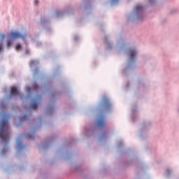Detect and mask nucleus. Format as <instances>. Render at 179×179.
Returning a JSON list of instances; mask_svg holds the SVG:
<instances>
[{"label":"nucleus","instance_id":"f257e3e1","mask_svg":"<svg viewBox=\"0 0 179 179\" xmlns=\"http://www.w3.org/2000/svg\"><path fill=\"white\" fill-rule=\"evenodd\" d=\"M9 116L3 113V117L0 120V140L3 145L1 150V155L5 156L8 152V144L9 143Z\"/></svg>","mask_w":179,"mask_h":179},{"label":"nucleus","instance_id":"f03ea898","mask_svg":"<svg viewBox=\"0 0 179 179\" xmlns=\"http://www.w3.org/2000/svg\"><path fill=\"white\" fill-rule=\"evenodd\" d=\"M27 33L20 34V32L13 31L10 34H8L7 36V48H9L12 45V42L13 41V38H21L25 41V43H27Z\"/></svg>","mask_w":179,"mask_h":179},{"label":"nucleus","instance_id":"7ed1b4c3","mask_svg":"<svg viewBox=\"0 0 179 179\" xmlns=\"http://www.w3.org/2000/svg\"><path fill=\"white\" fill-rule=\"evenodd\" d=\"M26 92L27 93V96L21 94L20 92L17 90V88H16V87H13L10 92V97H16L17 96H20L21 100H27L28 99H30V97H31V88L30 87H27Z\"/></svg>","mask_w":179,"mask_h":179},{"label":"nucleus","instance_id":"20e7f679","mask_svg":"<svg viewBox=\"0 0 179 179\" xmlns=\"http://www.w3.org/2000/svg\"><path fill=\"white\" fill-rule=\"evenodd\" d=\"M37 120L39 122V126H35L29 133L24 134V136L27 139H34L36 138V131L43 124V117L38 116Z\"/></svg>","mask_w":179,"mask_h":179},{"label":"nucleus","instance_id":"39448f33","mask_svg":"<svg viewBox=\"0 0 179 179\" xmlns=\"http://www.w3.org/2000/svg\"><path fill=\"white\" fill-rule=\"evenodd\" d=\"M41 106V95H36L32 100L31 103L29 105V108L31 110H37V107Z\"/></svg>","mask_w":179,"mask_h":179},{"label":"nucleus","instance_id":"423d86ee","mask_svg":"<svg viewBox=\"0 0 179 179\" xmlns=\"http://www.w3.org/2000/svg\"><path fill=\"white\" fill-rule=\"evenodd\" d=\"M29 66L34 73L37 75L38 73V60H31Z\"/></svg>","mask_w":179,"mask_h":179},{"label":"nucleus","instance_id":"0eeeda50","mask_svg":"<svg viewBox=\"0 0 179 179\" xmlns=\"http://www.w3.org/2000/svg\"><path fill=\"white\" fill-rule=\"evenodd\" d=\"M15 148L17 149V153L18 155H20V153H23V150L24 148H26V145L23 144V142L22 141V140L18 138L17 139V141H16Z\"/></svg>","mask_w":179,"mask_h":179},{"label":"nucleus","instance_id":"6e6552de","mask_svg":"<svg viewBox=\"0 0 179 179\" xmlns=\"http://www.w3.org/2000/svg\"><path fill=\"white\" fill-rule=\"evenodd\" d=\"M101 107L105 111H108V110H111V103L108 100V98H103L102 103L101 104Z\"/></svg>","mask_w":179,"mask_h":179},{"label":"nucleus","instance_id":"1a4fd4ad","mask_svg":"<svg viewBox=\"0 0 179 179\" xmlns=\"http://www.w3.org/2000/svg\"><path fill=\"white\" fill-rule=\"evenodd\" d=\"M6 38V34L0 33V54L3 51V41Z\"/></svg>","mask_w":179,"mask_h":179},{"label":"nucleus","instance_id":"9d476101","mask_svg":"<svg viewBox=\"0 0 179 179\" xmlns=\"http://www.w3.org/2000/svg\"><path fill=\"white\" fill-rule=\"evenodd\" d=\"M104 124H105L104 117L103 116L99 117L97 120L98 127H99V128H103V127H104Z\"/></svg>","mask_w":179,"mask_h":179},{"label":"nucleus","instance_id":"9b49d317","mask_svg":"<svg viewBox=\"0 0 179 179\" xmlns=\"http://www.w3.org/2000/svg\"><path fill=\"white\" fill-rule=\"evenodd\" d=\"M27 120V113H24L23 116L20 118V122H24Z\"/></svg>","mask_w":179,"mask_h":179},{"label":"nucleus","instance_id":"f8f14e48","mask_svg":"<svg viewBox=\"0 0 179 179\" xmlns=\"http://www.w3.org/2000/svg\"><path fill=\"white\" fill-rule=\"evenodd\" d=\"M136 55V52L135 50H130V58L134 59Z\"/></svg>","mask_w":179,"mask_h":179},{"label":"nucleus","instance_id":"ddd939ff","mask_svg":"<svg viewBox=\"0 0 179 179\" xmlns=\"http://www.w3.org/2000/svg\"><path fill=\"white\" fill-rule=\"evenodd\" d=\"M39 148L40 149H41L42 150H44L45 149V141H43L42 143H41L39 144Z\"/></svg>","mask_w":179,"mask_h":179},{"label":"nucleus","instance_id":"4468645a","mask_svg":"<svg viewBox=\"0 0 179 179\" xmlns=\"http://www.w3.org/2000/svg\"><path fill=\"white\" fill-rule=\"evenodd\" d=\"M37 89H38V85L36 83L32 84V90H34V92H37Z\"/></svg>","mask_w":179,"mask_h":179},{"label":"nucleus","instance_id":"2eb2a0df","mask_svg":"<svg viewBox=\"0 0 179 179\" xmlns=\"http://www.w3.org/2000/svg\"><path fill=\"white\" fill-rule=\"evenodd\" d=\"M0 107L1 110H5V108H6V103H5V101H1Z\"/></svg>","mask_w":179,"mask_h":179},{"label":"nucleus","instance_id":"dca6fc26","mask_svg":"<svg viewBox=\"0 0 179 179\" xmlns=\"http://www.w3.org/2000/svg\"><path fill=\"white\" fill-rule=\"evenodd\" d=\"M15 50L16 51H20V50H22V45H20V43H17L15 45Z\"/></svg>","mask_w":179,"mask_h":179},{"label":"nucleus","instance_id":"f3484780","mask_svg":"<svg viewBox=\"0 0 179 179\" xmlns=\"http://www.w3.org/2000/svg\"><path fill=\"white\" fill-rule=\"evenodd\" d=\"M41 26H45V18H41L40 21Z\"/></svg>","mask_w":179,"mask_h":179},{"label":"nucleus","instance_id":"a211bd4d","mask_svg":"<svg viewBox=\"0 0 179 179\" xmlns=\"http://www.w3.org/2000/svg\"><path fill=\"white\" fill-rule=\"evenodd\" d=\"M143 7L140 5L136 6V12H141L142 10Z\"/></svg>","mask_w":179,"mask_h":179},{"label":"nucleus","instance_id":"6ab92c4d","mask_svg":"<svg viewBox=\"0 0 179 179\" xmlns=\"http://www.w3.org/2000/svg\"><path fill=\"white\" fill-rule=\"evenodd\" d=\"M34 4L35 6H38L40 5V0H34Z\"/></svg>","mask_w":179,"mask_h":179},{"label":"nucleus","instance_id":"aec40b11","mask_svg":"<svg viewBox=\"0 0 179 179\" xmlns=\"http://www.w3.org/2000/svg\"><path fill=\"white\" fill-rule=\"evenodd\" d=\"M30 53V50L29 49H27L25 51V54H29Z\"/></svg>","mask_w":179,"mask_h":179},{"label":"nucleus","instance_id":"412c9836","mask_svg":"<svg viewBox=\"0 0 179 179\" xmlns=\"http://www.w3.org/2000/svg\"><path fill=\"white\" fill-rule=\"evenodd\" d=\"M115 2H118V0H112V3H115Z\"/></svg>","mask_w":179,"mask_h":179},{"label":"nucleus","instance_id":"4be33fe9","mask_svg":"<svg viewBox=\"0 0 179 179\" xmlns=\"http://www.w3.org/2000/svg\"><path fill=\"white\" fill-rule=\"evenodd\" d=\"M153 2H155V0H150V3H153Z\"/></svg>","mask_w":179,"mask_h":179},{"label":"nucleus","instance_id":"5701e85b","mask_svg":"<svg viewBox=\"0 0 179 179\" xmlns=\"http://www.w3.org/2000/svg\"><path fill=\"white\" fill-rule=\"evenodd\" d=\"M20 170H22V166H20Z\"/></svg>","mask_w":179,"mask_h":179},{"label":"nucleus","instance_id":"b1692460","mask_svg":"<svg viewBox=\"0 0 179 179\" xmlns=\"http://www.w3.org/2000/svg\"><path fill=\"white\" fill-rule=\"evenodd\" d=\"M41 177H43V173H41Z\"/></svg>","mask_w":179,"mask_h":179},{"label":"nucleus","instance_id":"393cba45","mask_svg":"<svg viewBox=\"0 0 179 179\" xmlns=\"http://www.w3.org/2000/svg\"><path fill=\"white\" fill-rule=\"evenodd\" d=\"M22 136H23V134H21V135H20V137H22Z\"/></svg>","mask_w":179,"mask_h":179},{"label":"nucleus","instance_id":"a878e982","mask_svg":"<svg viewBox=\"0 0 179 179\" xmlns=\"http://www.w3.org/2000/svg\"><path fill=\"white\" fill-rule=\"evenodd\" d=\"M47 113H48V110H47Z\"/></svg>","mask_w":179,"mask_h":179},{"label":"nucleus","instance_id":"bb28decb","mask_svg":"<svg viewBox=\"0 0 179 179\" xmlns=\"http://www.w3.org/2000/svg\"><path fill=\"white\" fill-rule=\"evenodd\" d=\"M0 115H1V113H0Z\"/></svg>","mask_w":179,"mask_h":179}]
</instances>
